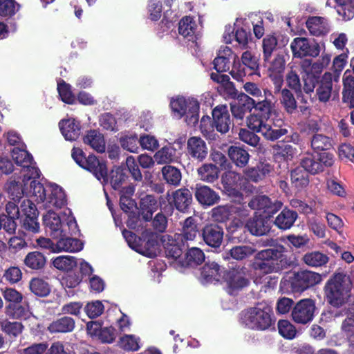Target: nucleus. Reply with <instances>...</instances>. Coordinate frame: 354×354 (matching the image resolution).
Here are the masks:
<instances>
[{"mask_svg": "<svg viewBox=\"0 0 354 354\" xmlns=\"http://www.w3.org/2000/svg\"><path fill=\"white\" fill-rule=\"evenodd\" d=\"M28 194L32 196L40 207L44 209H60L66 205V196L62 187L53 183H48L45 185L39 180L30 183Z\"/></svg>", "mask_w": 354, "mask_h": 354, "instance_id": "f257e3e1", "label": "nucleus"}, {"mask_svg": "<svg viewBox=\"0 0 354 354\" xmlns=\"http://www.w3.org/2000/svg\"><path fill=\"white\" fill-rule=\"evenodd\" d=\"M46 230L53 239L67 234H77L79 230L71 210L65 209L61 216L55 212L48 210L43 216Z\"/></svg>", "mask_w": 354, "mask_h": 354, "instance_id": "f03ea898", "label": "nucleus"}, {"mask_svg": "<svg viewBox=\"0 0 354 354\" xmlns=\"http://www.w3.org/2000/svg\"><path fill=\"white\" fill-rule=\"evenodd\" d=\"M6 212L11 218H20L24 230L33 234L39 232L38 211L35 203L30 199H24L20 205L8 202L6 206Z\"/></svg>", "mask_w": 354, "mask_h": 354, "instance_id": "7ed1b4c3", "label": "nucleus"}, {"mask_svg": "<svg viewBox=\"0 0 354 354\" xmlns=\"http://www.w3.org/2000/svg\"><path fill=\"white\" fill-rule=\"evenodd\" d=\"M272 308L264 303L241 312L240 322L244 326L254 330H265L272 324Z\"/></svg>", "mask_w": 354, "mask_h": 354, "instance_id": "20e7f679", "label": "nucleus"}, {"mask_svg": "<svg viewBox=\"0 0 354 354\" xmlns=\"http://www.w3.org/2000/svg\"><path fill=\"white\" fill-rule=\"evenodd\" d=\"M354 283V271L350 277L337 274L326 286V295L328 302L333 306L342 305L349 297L352 284Z\"/></svg>", "mask_w": 354, "mask_h": 354, "instance_id": "39448f33", "label": "nucleus"}, {"mask_svg": "<svg viewBox=\"0 0 354 354\" xmlns=\"http://www.w3.org/2000/svg\"><path fill=\"white\" fill-rule=\"evenodd\" d=\"M268 119L254 113L247 118L248 127L254 132L260 133L266 139L275 140L287 133L286 129L281 128L283 121L281 118Z\"/></svg>", "mask_w": 354, "mask_h": 354, "instance_id": "423d86ee", "label": "nucleus"}, {"mask_svg": "<svg viewBox=\"0 0 354 354\" xmlns=\"http://www.w3.org/2000/svg\"><path fill=\"white\" fill-rule=\"evenodd\" d=\"M285 252L286 248L283 245L259 252L253 263L254 270L264 274L279 272L282 268L281 263Z\"/></svg>", "mask_w": 354, "mask_h": 354, "instance_id": "0eeeda50", "label": "nucleus"}, {"mask_svg": "<svg viewBox=\"0 0 354 354\" xmlns=\"http://www.w3.org/2000/svg\"><path fill=\"white\" fill-rule=\"evenodd\" d=\"M122 234L129 246L136 252L149 258L157 256L159 252L157 236L146 234L138 238L133 232L124 230Z\"/></svg>", "mask_w": 354, "mask_h": 354, "instance_id": "6e6552de", "label": "nucleus"}, {"mask_svg": "<svg viewBox=\"0 0 354 354\" xmlns=\"http://www.w3.org/2000/svg\"><path fill=\"white\" fill-rule=\"evenodd\" d=\"M171 109L176 117H185L189 124H194L199 118V102L194 97L178 96L170 102Z\"/></svg>", "mask_w": 354, "mask_h": 354, "instance_id": "1a4fd4ad", "label": "nucleus"}, {"mask_svg": "<svg viewBox=\"0 0 354 354\" xmlns=\"http://www.w3.org/2000/svg\"><path fill=\"white\" fill-rule=\"evenodd\" d=\"M250 18H238L234 23V28L226 27L223 35L226 44H232L234 40L241 48H246L252 40L250 33Z\"/></svg>", "mask_w": 354, "mask_h": 354, "instance_id": "9d476101", "label": "nucleus"}, {"mask_svg": "<svg viewBox=\"0 0 354 354\" xmlns=\"http://www.w3.org/2000/svg\"><path fill=\"white\" fill-rule=\"evenodd\" d=\"M322 280V277L319 273L303 270L293 273L286 279V281L290 286L292 292H301L319 283Z\"/></svg>", "mask_w": 354, "mask_h": 354, "instance_id": "9b49d317", "label": "nucleus"}, {"mask_svg": "<svg viewBox=\"0 0 354 354\" xmlns=\"http://www.w3.org/2000/svg\"><path fill=\"white\" fill-rule=\"evenodd\" d=\"M263 59L264 66L267 68L268 75L274 84V92H279L283 83L282 74L286 66L285 56L278 53L274 57L272 55L267 58L263 57Z\"/></svg>", "mask_w": 354, "mask_h": 354, "instance_id": "f8f14e48", "label": "nucleus"}, {"mask_svg": "<svg viewBox=\"0 0 354 354\" xmlns=\"http://www.w3.org/2000/svg\"><path fill=\"white\" fill-rule=\"evenodd\" d=\"M290 48L295 57L302 58L308 56L316 57L325 49V44L315 41L310 43L307 38L296 37L290 44Z\"/></svg>", "mask_w": 354, "mask_h": 354, "instance_id": "ddd939ff", "label": "nucleus"}, {"mask_svg": "<svg viewBox=\"0 0 354 354\" xmlns=\"http://www.w3.org/2000/svg\"><path fill=\"white\" fill-rule=\"evenodd\" d=\"M334 163V156L328 152L317 153L316 156L308 154L301 164L308 173L316 174L324 171L325 167H330Z\"/></svg>", "mask_w": 354, "mask_h": 354, "instance_id": "4468645a", "label": "nucleus"}, {"mask_svg": "<svg viewBox=\"0 0 354 354\" xmlns=\"http://www.w3.org/2000/svg\"><path fill=\"white\" fill-rule=\"evenodd\" d=\"M39 177H33V175L24 174L22 183L12 181L9 183L8 187V192L11 199L10 202L21 204L26 196L27 198H32V196L28 194V189H30L29 183L37 180Z\"/></svg>", "mask_w": 354, "mask_h": 354, "instance_id": "2eb2a0df", "label": "nucleus"}, {"mask_svg": "<svg viewBox=\"0 0 354 354\" xmlns=\"http://www.w3.org/2000/svg\"><path fill=\"white\" fill-rule=\"evenodd\" d=\"M315 310V305L312 299H301L297 303L292 309V319L297 324H308L313 320Z\"/></svg>", "mask_w": 354, "mask_h": 354, "instance_id": "dca6fc26", "label": "nucleus"}, {"mask_svg": "<svg viewBox=\"0 0 354 354\" xmlns=\"http://www.w3.org/2000/svg\"><path fill=\"white\" fill-rule=\"evenodd\" d=\"M12 157L17 165L23 167L24 174L33 175V177L40 176V171L35 167L31 155L24 148L15 147L12 151Z\"/></svg>", "mask_w": 354, "mask_h": 354, "instance_id": "f3484780", "label": "nucleus"}, {"mask_svg": "<svg viewBox=\"0 0 354 354\" xmlns=\"http://www.w3.org/2000/svg\"><path fill=\"white\" fill-rule=\"evenodd\" d=\"M160 240L167 257L175 260L180 257L183 253V246L184 245L180 234H165L162 236Z\"/></svg>", "mask_w": 354, "mask_h": 354, "instance_id": "a211bd4d", "label": "nucleus"}, {"mask_svg": "<svg viewBox=\"0 0 354 354\" xmlns=\"http://www.w3.org/2000/svg\"><path fill=\"white\" fill-rule=\"evenodd\" d=\"M88 334L102 343L111 344L116 338L115 330L113 327H102L97 322H90L87 324Z\"/></svg>", "mask_w": 354, "mask_h": 354, "instance_id": "6ab92c4d", "label": "nucleus"}, {"mask_svg": "<svg viewBox=\"0 0 354 354\" xmlns=\"http://www.w3.org/2000/svg\"><path fill=\"white\" fill-rule=\"evenodd\" d=\"M225 282L227 292L230 295H234L247 286L249 281L245 270L241 268L229 271L225 277Z\"/></svg>", "mask_w": 354, "mask_h": 354, "instance_id": "aec40b11", "label": "nucleus"}, {"mask_svg": "<svg viewBox=\"0 0 354 354\" xmlns=\"http://www.w3.org/2000/svg\"><path fill=\"white\" fill-rule=\"evenodd\" d=\"M82 168L89 171L97 180H102V183L108 182L107 168L105 162L100 160L95 156L89 155L86 158Z\"/></svg>", "mask_w": 354, "mask_h": 354, "instance_id": "412c9836", "label": "nucleus"}, {"mask_svg": "<svg viewBox=\"0 0 354 354\" xmlns=\"http://www.w3.org/2000/svg\"><path fill=\"white\" fill-rule=\"evenodd\" d=\"M238 59L237 55L228 46H221L217 57L214 60V68L217 72H226L230 70L231 61Z\"/></svg>", "mask_w": 354, "mask_h": 354, "instance_id": "4be33fe9", "label": "nucleus"}, {"mask_svg": "<svg viewBox=\"0 0 354 354\" xmlns=\"http://www.w3.org/2000/svg\"><path fill=\"white\" fill-rule=\"evenodd\" d=\"M301 68L305 73L303 76L302 90L306 93H310L313 92L315 84L317 82V77L313 72L316 68H319V66L316 64H312L309 59H305L301 62Z\"/></svg>", "mask_w": 354, "mask_h": 354, "instance_id": "5701e85b", "label": "nucleus"}, {"mask_svg": "<svg viewBox=\"0 0 354 354\" xmlns=\"http://www.w3.org/2000/svg\"><path fill=\"white\" fill-rule=\"evenodd\" d=\"M245 227L252 234L262 236L269 232L270 226L267 216L255 212L254 216L246 223Z\"/></svg>", "mask_w": 354, "mask_h": 354, "instance_id": "b1692460", "label": "nucleus"}, {"mask_svg": "<svg viewBox=\"0 0 354 354\" xmlns=\"http://www.w3.org/2000/svg\"><path fill=\"white\" fill-rule=\"evenodd\" d=\"M73 234L60 236L54 248L55 253L59 252H77L83 249V243L77 239L70 237Z\"/></svg>", "mask_w": 354, "mask_h": 354, "instance_id": "393cba45", "label": "nucleus"}, {"mask_svg": "<svg viewBox=\"0 0 354 354\" xmlns=\"http://www.w3.org/2000/svg\"><path fill=\"white\" fill-rule=\"evenodd\" d=\"M214 124L217 131L226 133L231 124L230 116L226 106H217L212 111Z\"/></svg>", "mask_w": 354, "mask_h": 354, "instance_id": "a878e982", "label": "nucleus"}, {"mask_svg": "<svg viewBox=\"0 0 354 354\" xmlns=\"http://www.w3.org/2000/svg\"><path fill=\"white\" fill-rule=\"evenodd\" d=\"M282 205L281 201H276L274 203H272L270 198L265 195L257 196L249 203L250 207L253 209L263 210L268 216L281 209Z\"/></svg>", "mask_w": 354, "mask_h": 354, "instance_id": "bb28decb", "label": "nucleus"}, {"mask_svg": "<svg viewBox=\"0 0 354 354\" xmlns=\"http://www.w3.org/2000/svg\"><path fill=\"white\" fill-rule=\"evenodd\" d=\"M202 235L207 245L218 248L223 241V231L218 225L209 224L205 226Z\"/></svg>", "mask_w": 354, "mask_h": 354, "instance_id": "cd10ccee", "label": "nucleus"}, {"mask_svg": "<svg viewBox=\"0 0 354 354\" xmlns=\"http://www.w3.org/2000/svg\"><path fill=\"white\" fill-rule=\"evenodd\" d=\"M306 24L310 35L316 37L326 35L330 29L328 20L322 17H310Z\"/></svg>", "mask_w": 354, "mask_h": 354, "instance_id": "c85d7f7f", "label": "nucleus"}, {"mask_svg": "<svg viewBox=\"0 0 354 354\" xmlns=\"http://www.w3.org/2000/svg\"><path fill=\"white\" fill-rule=\"evenodd\" d=\"M245 106L247 109H254L256 113H259L260 115L263 116L266 119L269 120L272 115V105L270 100L264 99L263 100L256 102L254 99L248 95H244Z\"/></svg>", "mask_w": 354, "mask_h": 354, "instance_id": "c756f323", "label": "nucleus"}, {"mask_svg": "<svg viewBox=\"0 0 354 354\" xmlns=\"http://www.w3.org/2000/svg\"><path fill=\"white\" fill-rule=\"evenodd\" d=\"M195 197L203 205L212 206L220 200L219 195L206 185H196Z\"/></svg>", "mask_w": 354, "mask_h": 354, "instance_id": "7c9ffc66", "label": "nucleus"}, {"mask_svg": "<svg viewBox=\"0 0 354 354\" xmlns=\"http://www.w3.org/2000/svg\"><path fill=\"white\" fill-rule=\"evenodd\" d=\"M59 126L66 140H75L80 134V122L74 118L62 120L59 122Z\"/></svg>", "mask_w": 354, "mask_h": 354, "instance_id": "2f4dec72", "label": "nucleus"}, {"mask_svg": "<svg viewBox=\"0 0 354 354\" xmlns=\"http://www.w3.org/2000/svg\"><path fill=\"white\" fill-rule=\"evenodd\" d=\"M245 180L240 174L234 171H227L222 176V183L225 189L230 194H235L239 189L244 187Z\"/></svg>", "mask_w": 354, "mask_h": 354, "instance_id": "473e14b6", "label": "nucleus"}, {"mask_svg": "<svg viewBox=\"0 0 354 354\" xmlns=\"http://www.w3.org/2000/svg\"><path fill=\"white\" fill-rule=\"evenodd\" d=\"M187 151L193 158L203 160L207 155V147L201 138L192 137L187 140Z\"/></svg>", "mask_w": 354, "mask_h": 354, "instance_id": "72a5a7b5", "label": "nucleus"}, {"mask_svg": "<svg viewBox=\"0 0 354 354\" xmlns=\"http://www.w3.org/2000/svg\"><path fill=\"white\" fill-rule=\"evenodd\" d=\"M84 144L98 153L105 151L106 143L102 133L97 130H90L84 137Z\"/></svg>", "mask_w": 354, "mask_h": 354, "instance_id": "f704fd0d", "label": "nucleus"}, {"mask_svg": "<svg viewBox=\"0 0 354 354\" xmlns=\"http://www.w3.org/2000/svg\"><path fill=\"white\" fill-rule=\"evenodd\" d=\"M343 84V102L346 103L350 108L354 107V77L348 70L344 73Z\"/></svg>", "mask_w": 354, "mask_h": 354, "instance_id": "c9c22d12", "label": "nucleus"}, {"mask_svg": "<svg viewBox=\"0 0 354 354\" xmlns=\"http://www.w3.org/2000/svg\"><path fill=\"white\" fill-rule=\"evenodd\" d=\"M198 28L197 21L194 17L186 16L178 24V32L183 37L192 40L195 36Z\"/></svg>", "mask_w": 354, "mask_h": 354, "instance_id": "e433bc0d", "label": "nucleus"}, {"mask_svg": "<svg viewBox=\"0 0 354 354\" xmlns=\"http://www.w3.org/2000/svg\"><path fill=\"white\" fill-rule=\"evenodd\" d=\"M158 203L152 195H146L141 198L140 203V214L144 221L151 219L153 214L158 209Z\"/></svg>", "mask_w": 354, "mask_h": 354, "instance_id": "4c0bfd02", "label": "nucleus"}, {"mask_svg": "<svg viewBox=\"0 0 354 354\" xmlns=\"http://www.w3.org/2000/svg\"><path fill=\"white\" fill-rule=\"evenodd\" d=\"M332 79V75L326 73L322 76L319 83L317 95L321 102H326L330 97L333 87Z\"/></svg>", "mask_w": 354, "mask_h": 354, "instance_id": "58836bf2", "label": "nucleus"}, {"mask_svg": "<svg viewBox=\"0 0 354 354\" xmlns=\"http://www.w3.org/2000/svg\"><path fill=\"white\" fill-rule=\"evenodd\" d=\"M272 169V168L270 164L260 162L256 167L245 170V175L248 180L258 182L268 175Z\"/></svg>", "mask_w": 354, "mask_h": 354, "instance_id": "ea45409f", "label": "nucleus"}, {"mask_svg": "<svg viewBox=\"0 0 354 354\" xmlns=\"http://www.w3.org/2000/svg\"><path fill=\"white\" fill-rule=\"evenodd\" d=\"M119 142L124 150L131 153H138L139 138L136 133L129 131L122 133L119 138Z\"/></svg>", "mask_w": 354, "mask_h": 354, "instance_id": "a19ab883", "label": "nucleus"}, {"mask_svg": "<svg viewBox=\"0 0 354 354\" xmlns=\"http://www.w3.org/2000/svg\"><path fill=\"white\" fill-rule=\"evenodd\" d=\"M222 270L215 262L206 263L201 270V279L203 282L209 283L214 281H218L221 277Z\"/></svg>", "mask_w": 354, "mask_h": 354, "instance_id": "79ce46f5", "label": "nucleus"}, {"mask_svg": "<svg viewBox=\"0 0 354 354\" xmlns=\"http://www.w3.org/2000/svg\"><path fill=\"white\" fill-rule=\"evenodd\" d=\"M6 315L15 319H27L31 315L30 308L26 302L8 305L5 308Z\"/></svg>", "mask_w": 354, "mask_h": 354, "instance_id": "37998d69", "label": "nucleus"}, {"mask_svg": "<svg viewBox=\"0 0 354 354\" xmlns=\"http://www.w3.org/2000/svg\"><path fill=\"white\" fill-rule=\"evenodd\" d=\"M299 67L292 64L289 67V70L286 75V85L293 90L296 93H301L302 91V85L299 77Z\"/></svg>", "mask_w": 354, "mask_h": 354, "instance_id": "c03bdc74", "label": "nucleus"}, {"mask_svg": "<svg viewBox=\"0 0 354 354\" xmlns=\"http://www.w3.org/2000/svg\"><path fill=\"white\" fill-rule=\"evenodd\" d=\"M176 151L171 145H167L158 150L153 158L158 165L168 164L176 160Z\"/></svg>", "mask_w": 354, "mask_h": 354, "instance_id": "a18cd8bd", "label": "nucleus"}, {"mask_svg": "<svg viewBox=\"0 0 354 354\" xmlns=\"http://www.w3.org/2000/svg\"><path fill=\"white\" fill-rule=\"evenodd\" d=\"M297 214L295 212L288 209H284L277 216L274 223L281 230H288L294 224Z\"/></svg>", "mask_w": 354, "mask_h": 354, "instance_id": "49530a36", "label": "nucleus"}, {"mask_svg": "<svg viewBox=\"0 0 354 354\" xmlns=\"http://www.w3.org/2000/svg\"><path fill=\"white\" fill-rule=\"evenodd\" d=\"M335 8L342 19L348 21L354 17V0H335Z\"/></svg>", "mask_w": 354, "mask_h": 354, "instance_id": "de8ad7c7", "label": "nucleus"}, {"mask_svg": "<svg viewBox=\"0 0 354 354\" xmlns=\"http://www.w3.org/2000/svg\"><path fill=\"white\" fill-rule=\"evenodd\" d=\"M328 257L319 251H313L305 254L302 257V261L310 267H321L328 262Z\"/></svg>", "mask_w": 354, "mask_h": 354, "instance_id": "09e8293b", "label": "nucleus"}, {"mask_svg": "<svg viewBox=\"0 0 354 354\" xmlns=\"http://www.w3.org/2000/svg\"><path fill=\"white\" fill-rule=\"evenodd\" d=\"M173 199L176 208L184 212L192 202V194L187 189H179L173 194Z\"/></svg>", "mask_w": 354, "mask_h": 354, "instance_id": "8fccbe9b", "label": "nucleus"}, {"mask_svg": "<svg viewBox=\"0 0 354 354\" xmlns=\"http://www.w3.org/2000/svg\"><path fill=\"white\" fill-rule=\"evenodd\" d=\"M118 345L126 351H137L140 348V339L135 335L126 334L119 338Z\"/></svg>", "mask_w": 354, "mask_h": 354, "instance_id": "3c124183", "label": "nucleus"}, {"mask_svg": "<svg viewBox=\"0 0 354 354\" xmlns=\"http://www.w3.org/2000/svg\"><path fill=\"white\" fill-rule=\"evenodd\" d=\"M197 171L200 179L207 183H213L218 178L219 169L212 164H204Z\"/></svg>", "mask_w": 354, "mask_h": 354, "instance_id": "603ef678", "label": "nucleus"}, {"mask_svg": "<svg viewBox=\"0 0 354 354\" xmlns=\"http://www.w3.org/2000/svg\"><path fill=\"white\" fill-rule=\"evenodd\" d=\"M75 322L68 317H64L52 322L48 326L51 333H67L73 330Z\"/></svg>", "mask_w": 354, "mask_h": 354, "instance_id": "864d4df0", "label": "nucleus"}, {"mask_svg": "<svg viewBox=\"0 0 354 354\" xmlns=\"http://www.w3.org/2000/svg\"><path fill=\"white\" fill-rule=\"evenodd\" d=\"M78 264L77 259L73 256H59L53 259V265L57 270L70 271Z\"/></svg>", "mask_w": 354, "mask_h": 354, "instance_id": "5fc2aeb1", "label": "nucleus"}, {"mask_svg": "<svg viewBox=\"0 0 354 354\" xmlns=\"http://www.w3.org/2000/svg\"><path fill=\"white\" fill-rule=\"evenodd\" d=\"M308 171L304 168L301 165V167H297L291 171L290 179L292 184L298 189H301L308 185L309 180L308 178Z\"/></svg>", "mask_w": 354, "mask_h": 354, "instance_id": "6e6d98bb", "label": "nucleus"}, {"mask_svg": "<svg viewBox=\"0 0 354 354\" xmlns=\"http://www.w3.org/2000/svg\"><path fill=\"white\" fill-rule=\"evenodd\" d=\"M228 155L230 159L238 166L244 167L248 162L250 155L244 149L232 146L228 150Z\"/></svg>", "mask_w": 354, "mask_h": 354, "instance_id": "4d7b16f0", "label": "nucleus"}, {"mask_svg": "<svg viewBox=\"0 0 354 354\" xmlns=\"http://www.w3.org/2000/svg\"><path fill=\"white\" fill-rule=\"evenodd\" d=\"M205 260L203 252L198 248H192L186 253L185 262L183 266H194L202 263Z\"/></svg>", "mask_w": 354, "mask_h": 354, "instance_id": "13d9d810", "label": "nucleus"}, {"mask_svg": "<svg viewBox=\"0 0 354 354\" xmlns=\"http://www.w3.org/2000/svg\"><path fill=\"white\" fill-rule=\"evenodd\" d=\"M236 207L229 205H220L212 209V217L216 221L224 222L232 216Z\"/></svg>", "mask_w": 354, "mask_h": 354, "instance_id": "bf43d9fd", "label": "nucleus"}, {"mask_svg": "<svg viewBox=\"0 0 354 354\" xmlns=\"http://www.w3.org/2000/svg\"><path fill=\"white\" fill-rule=\"evenodd\" d=\"M162 174L164 179L169 184L176 186L181 180V173L180 170L175 167L170 165L163 167Z\"/></svg>", "mask_w": 354, "mask_h": 354, "instance_id": "052dcab7", "label": "nucleus"}, {"mask_svg": "<svg viewBox=\"0 0 354 354\" xmlns=\"http://www.w3.org/2000/svg\"><path fill=\"white\" fill-rule=\"evenodd\" d=\"M32 293L39 297H46L50 292V286L44 279L40 278L32 279L29 284Z\"/></svg>", "mask_w": 354, "mask_h": 354, "instance_id": "680f3d73", "label": "nucleus"}, {"mask_svg": "<svg viewBox=\"0 0 354 354\" xmlns=\"http://www.w3.org/2000/svg\"><path fill=\"white\" fill-rule=\"evenodd\" d=\"M198 229L195 222V219L192 217L187 218L184 223L183 227L182 240L193 241L198 234Z\"/></svg>", "mask_w": 354, "mask_h": 354, "instance_id": "e2e57ef3", "label": "nucleus"}, {"mask_svg": "<svg viewBox=\"0 0 354 354\" xmlns=\"http://www.w3.org/2000/svg\"><path fill=\"white\" fill-rule=\"evenodd\" d=\"M24 263L28 268L38 270L45 265L46 259L41 253L39 252H32L26 255Z\"/></svg>", "mask_w": 354, "mask_h": 354, "instance_id": "0e129e2a", "label": "nucleus"}, {"mask_svg": "<svg viewBox=\"0 0 354 354\" xmlns=\"http://www.w3.org/2000/svg\"><path fill=\"white\" fill-rule=\"evenodd\" d=\"M20 9V6L15 0H0V15L11 17Z\"/></svg>", "mask_w": 354, "mask_h": 354, "instance_id": "69168bd1", "label": "nucleus"}, {"mask_svg": "<svg viewBox=\"0 0 354 354\" xmlns=\"http://www.w3.org/2000/svg\"><path fill=\"white\" fill-rule=\"evenodd\" d=\"M254 252L255 250L250 245H239L232 248L227 254L234 259L242 260L252 255Z\"/></svg>", "mask_w": 354, "mask_h": 354, "instance_id": "338daca9", "label": "nucleus"}, {"mask_svg": "<svg viewBox=\"0 0 354 354\" xmlns=\"http://www.w3.org/2000/svg\"><path fill=\"white\" fill-rule=\"evenodd\" d=\"M311 147L314 150L326 151L332 147V143L328 136L316 134L312 138Z\"/></svg>", "mask_w": 354, "mask_h": 354, "instance_id": "774afa93", "label": "nucleus"}]
</instances>
